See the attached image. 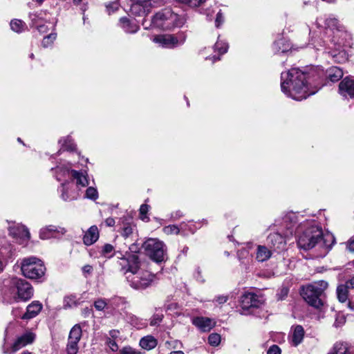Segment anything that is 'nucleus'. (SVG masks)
<instances>
[{
  "mask_svg": "<svg viewBox=\"0 0 354 354\" xmlns=\"http://www.w3.org/2000/svg\"><path fill=\"white\" fill-rule=\"evenodd\" d=\"M79 350L78 342L68 340L66 351L68 354H77Z\"/></svg>",
  "mask_w": 354,
  "mask_h": 354,
  "instance_id": "obj_36",
  "label": "nucleus"
},
{
  "mask_svg": "<svg viewBox=\"0 0 354 354\" xmlns=\"http://www.w3.org/2000/svg\"><path fill=\"white\" fill-rule=\"evenodd\" d=\"M186 35L183 32L176 35H159L153 38V41L160 46L168 48H175L184 44Z\"/></svg>",
  "mask_w": 354,
  "mask_h": 354,
  "instance_id": "obj_10",
  "label": "nucleus"
},
{
  "mask_svg": "<svg viewBox=\"0 0 354 354\" xmlns=\"http://www.w3.org/2000/svg\"><path fill=\"white\" fill-rule=\"evenodd\" d=\"M271 251L264 245H259L257 249L256 259L258 261H267L271 257Z\"/></svg>",
  "mask_w": 354,
  "mask_h": 354,
  "instance_id": "obj_28",
  "label": "nucleus"
},
{
  "mask_svg": "<svg viewBox=\"0 0 354 354\" xmlns=\"http://www.w3.org/2000/svg\"><path fill=\"white\" fill-rule=\"evenodd\" d=\"M107 306V303L104 299H98L94 302V307L97 310L102 311L103 310L106 306Z\"/></svg>",
  "mask_w": 354,
  "mask_h": 354,
  "instance_id": "obj_43",
  "label": "nucleus"
},
{
  "mask_svg": "<svg viewBox=\"0 0 354 354\" xmlns=\"http://www.w3.org/2000/svg\"><path fill=\"white\" fill-rule=\"evenodd\" d=\"M328 354H353L346 342H336Z\"/></svg>",
  "mask_w": 354,
  "mask_h": 354,
  "instance_id": "obj_23",
  "label": "nucleus"
},
{
  "mask_svg": "<svg viewBox=\"0 0 354 354\" xmlns=\"http://www.w3.org/2000/svg\"><path fill=\"white\" fill-rule=\"evenodd\" d=\"M155 276L147 270H141L138 272L127 276L130 286L135 289H145L153 281Z\"/></svg>",
  "mask_w": 354,
  "mask_h": 354,
  "instance_id": "obj_8",
  "label": "nucleus"
},
{
  "mask_svg": "<svg viewBox=\"0 0 354 354\" xmlns=\"http://www.w3.org/2000/svg\"><path fill=\"white\" fill-rule=\"evenodd\" d=\"M149 206L146 204H143L140 207V218L144 221H149V217L147 214L149 212Z\"/></svg>",
  "mask_w": 354,
  "mask_h": 354,
  "instance_id": "obj_39",
  "label": "nucleus"
},
{
  "mask_svg": "<svg viewBox=\"0 0 354 354\" xmlns=\"http://www.w3.org/2000/svg\"><path fill=\"white\" fill-rule=\"evenodd\" d=\"M100 254L102 257L109 259L114 255L115 248L111 244L106 243L102 247Z\"/></svg>",
  "mask_w": 354,
  "mask_h": 354,
  "instance_id": "obj_32",
  "label": "nucleus"
},
{
  "mask_svg": "<svg viewBox=\"0 0 354 354\" xmlns=\"http://www.w3.org/2000/svg\"><path fill=\"white\" fill-rule=\"evenodd\" d=\"M169 354H185V353L181 351H171Z\"/></svg>",
  "mask_w": 354,
  "mask_h": 354,
  "instance_id": "obj_61",
  "label": "nucleus"
},
{
  "mask_svg": "<svg viewBox=\"0 0 354 354\" xmlns=\"http://www.w3.org/2000/svg\"><path fill=\"white\" fill-rule=\"evenodd\" d=\"M99 239V231L95 225L91 226L85 233L83 237L84 243L91 245Z\"/></svg>",
  "mask_w": 354,
  "mask_h": 354,
  "instance_id": "obj_20",
  "label": "nucleus"
},
{
  "mask_svg": "<svg viewBox=\"0 0 354 354\" xmlns=\"http://www.w3.org/2000/svg\"><path fill=\"white\" fill-rule=\"evenodd\" d=\"M347 248L351 252H354V239H350V241L348 243Z\"/></svg>",
  "mask_w": 354,
  "mask_h": 354,
  "instance_id": "obj_55",
  "label": "nucleus"
},
{
  "mask_svg": "<svg viewBox=\"0 0 354 354\" xmlns=\"http://www.w3.org/2000/svg\"><path fill=\"white\" fill-rule=\"evenodd\" d=\"M82 1V0H73V3L75 5L80 4Z\"/></svg>",
  "mask_w": 354,
  "mask_h": 354,
  "instance_id": "obj_63",
  "label": "nucleus"
},
{
  "mask_svg": "<svg viewBox=\"0 0 354 354\" xmlns=\"http://www.w3.org/2000/svg\"><path fill=\"white\" fill-rule=\"evenodd\" d=\"M179 1L187 4L191 7H197L205 2L206 0H178Z\"/></svg>",
  "mask_w": 354,
  "mask_h": 354,
  "instance_id": "obj_45",
  "label": "nucleus"
},
{
  "mask_svg": "<svg viewBox=\"0 0 354 354\" xmlns=\"http://www.w3.org/2000/svg\"><path fill=\"white\" fill-rule=\"evenodd\" d=\"M227 296L225 295L218 296L216 298V301L220 304L225 303L227 301Z\"/></svg>",
  "mask_w": 354,
  "mask_h": 354,
  "instance_id": "obj_54",
  "label": "nucleus"
},
{
  "mask_svg": "<svg viewBox=\"0 0 354 354\" xmlns=\"http://www.w3.org/2000/svg\"><path fill=\"white\" fill-rule=\"evenodd\" d=\"M281 88L283 93L295 100H302L315 94L320 88L310 83L307 75L298 68L281 73Z\"/></svg>",
  "mask_w": 354,
  "mask_h": 354,
  "instance_id": "obj_2",
  "label": "nucleus"
},
{
  "mask_svg": "<svg viewBox=\"0 0 354 354\" xmlns=\"http://www.w3.org/2000/svg\"><path fill=\"white\" fill-rule=\"evenodd\" d=\"M223 22V15L221 12H218L217 14H216V20H215V25L217 28L220 27V26L222 24V23Z\"/></svg>",
  "mask_w": 354,
  "mask_h": 354,
  "instance_id": "obj_52",
  "label": "nucleus"
},
{
  "mask_svg": "<svg viewBox=\"0 0 354 354\" xmlns=\"http://www.w3.org/2000/svg\"><path fill=\"white\" fill-rule=\"evenodd\" d=\"M162 317H163V315L161 313L154 314L150 319V325L151 326L158 325L161 322Z\"/></svg>",
  "mask_w": 354,
  "mask_h": 354,
  "instance_id": "obj_44",
  "label": "nucleus"
},
{
  "mask_svg": "<svg viewBox=\"0 0 354 354\" xmlns=\"http://www.w3.org/2000/svg\"><path fill=\"white\" fill-rule=\"evenodd\" d=\"M108 345L113 351H116L118 349V346L115 340L109 339Z\"/></svg>",
  "mask_w": 354,
  "mask_h": 354,
  "instance_id": "obj_53",
  "label": "nucleus"
},
{
  "mask_svg": "<svg viewBox=\"0 0 354 354\" xmlns=\"http://www.w3.org/2000/svg\"><path fill=\"white\" fill-rule=\"evenodd\" d=\"M118 333V331L113 330V331L111 332V335L112 337H115L117 335Z\"/></svg>",
  "mask_w": 354,
  "mask_h": 354,
  "instance_id": "obj_64",
  "label": "nucleus"
},
{
  "mask_svg": "<svg viewBox=\"0 0 354 354\" xmlns=\"http://www.w3.org/2000/svg\"><path fill=\"white\" fill-rule=\"evenodd\" d=\"M82 328L75 324L70 330L68 340L79 342L82 337Z\"/></svg>",
  "mask_w": 354,
  "mask_h": 354,
  "instance_id": "obj_30",
  "label": "nucleus"
},
{
  "mask_svg": "<svg viewBox=\"0 0 354 354\" xmlns=\"http://www.w3.org/2000/svg\"><path fill=\"white\" fill-rule=\"evenodd\" d=\"M248 254V251L247 250H241L239 251L238 256L241 259L242 257L247 256Z\"/></svg>",
  "mask_w": 354,
  "mask_h": 354,
  "instance_id": "obj_58",
  "label": "nucleus"
},
{
  "mask_svg": "<svg viewBox=\"0 0 354 354\" xmlns=\"http://www.w3.org/2000/svg\"><path fill=\"white\" fill-rule=\"evenodd\" d=\"M304 337V329L300 326L297 325L292 328V335H291V344L297 346L299 345L303 340Z\"/></svg>",
  "mask_w": 354,
  "mask_h": 354,
  "instance_id": "obj_22",
  "label": "nucleus"
},
{
  "mask_svg": "<svg viewBox=\"0 0 354 354\" xmlns=\"http://www.w3.org/2000/svg\"><path fill=\"white\" fill-rule=\"evenodd\" d=\"M297 244L305 250L318 246L324 257L335 243V238L330 233L323 234L322 230L315 222L305 221L297 228Z\"/></svg>",
  "mask_w": 354,
  "mask_h": 354,
  "instance_id": "obj_1",
  "label": "nucleus"
},
{
  "mask_svg": "<svg viewBox=\"0 0 354 354\" xmlns=\"http://www.w3.org/2000/svg\"><path fill=\"white\" fill-rule=\"evenodd\" d=\"M86 197L87 198L95 201L98 198V192L97 189L93 187H89L86 190Z\"/></svg>",
  "mask_w": 354,
  "mask_h": 354,
  "instance_id": "obj_38",
  "label": "nucleus"
},
{
  "mask_svg": "<svg viewBox=\"0 0 354 354\" xmlns=\"http://www.w3.org/2000/svg\"><path fill=\"white\" fill-rule=\"evenodd\" d=\"M21 270L26 277L37 279L44 276L46 268L41 260L31 257L22 260Z\"/></svg>",
  "mask_w": 354,
  "mask_h": 354,
  "instance_id": "obj_6",
  "label": "nucleus"
},
{
  "mask_svg": "<svg viewBox=\"0 0 354 354\" xmlns=\"http://www.w3.org/2000/svg\"><path fill=\"white\" fill-rule=\"evenodd\" d=\"M10 233L21 239V243L29 240L30 236L28 230L24 225L18 226L17 229L10 230Z\"/></svg>",
  "mask_w": 354,
  "mask_h": 354,
  "instance_id": "obj_24",
  "label": "nucleus"
},
{
  "mask_svg": "<svg viewBox=\"0 0 354 354\" xmlns=\"http://www.w3.org/2000/svg\"><path fill=\"white\" fill-rule=\"evenodd\" d=\"M339 93L344 96H354V80L348 77L344 78L339 85Z\"/></svg>",
  "mask_w": 354,
  "mask_h": 354,
  "instance_id": "obj_17",
  "label": "nucleus"
},
{
  "mask_svg": "<svg viewBox=\"0 0 354 354\" xmlns=\"http://www.w3.org/2000/svg\"><path fill=\"white\" fill-rule=\"evenodd\" d=\"M56 178L59 181L63 178H73L76 180L77 186L80 187H85L88 185L86 176L75 170H71V167H57Z\"/></svg>",
  "mask_w": 354,
  "mask_h": 354,
  "instance_id": "obj_9",
  "label": "nucleus"
},
{
  "mask_svg": "<svg viewBox=\"0 0 354 354\" xmlns=\"http://www.w3.org/2000/svg\"><path fill=\"white\" fill-rule=\"evenodd\" d=\"M71 186L72 185L69 182H66L62 184L59 191L61 192V198L64 201H72L78 197L79 194L77 192L72 190Z\"/></svg>",
  "mask_w": 354,
  "mask_h": 354,
  "instance_id": "obj_18",
  "label": "nucleus"
},
{
  "mask_svg": "<svg viewBox=\"0 0 354 354\" xmlns=\"http://www.w3.org/2000/svg\"><path fill=\"white\" fill-rule=\"evenodd\" d=\"M327 288L328 283L326 281H316L304 287L301 295L309 305L316 308H320L324 304L322 297Z\"/></svg>",
  "mask_w": 354,
  "mask_h": 354,
  "instance_id": "obj_4",
  "label": "nucleus"
},
{
  "mask_svg": "<svg viewBox=\"0 0 354 354\" xmlns=\"http://www.w3.org/2000/svg\"><path fill=\"white\" fill-rule=\"evenodd\" d=\"M127 261H128V264H129V268L125 273L127 274V276L131 273L138 272V271L141 270L139 268L138 258L136 255H134V254L131 255L129 257V259H127Z\"/></svg>",
  "mask_w": 354,
  "mask_h": 354,
  "instance_id": "obj_27",
  "label": "nucleus"
},
{
  "mask_svg": "<svg viewBox=\"0 0 354 354\" xmlns=\"http://www.w3.org/2000/svg\"><path fill=\"white\" fill-rule=\"evenodd\" d=\"M120 23L121 27L126 32L135 33L139 29V27L136 24L130 21L129 19L126 17L121 18L120 19Z\"/></svg>",
  "mask_w": 354,
  "mask_h": 354,
  "instance_id": "obj_26",
  "label": "nucleus"
},
{
  "mask_svg": "<svg viewBox=\"0 0 354 354\" xmlns=\"http://www.w3.org/2000/svg\"><path fill=\"white\" fill-rule=\"evenodd\" d=\"M325 25L327 28L335 30L338 33L345 35V36H350V34L346 30L345 27L335 17H330L327 18L325 21Z\"/></svg>",
  "mask_w": 354,
  "mask_h": 354,
  "instance_id": "obj_19",
  "label": "nucleus"
},
{
  "mask_svg": "<svg viewBox=\"0 0 354 354\" xmlns=\"http://www.w3.org/2000/svg\"><path fill=\"white\" fill-rule=\"evenodd\" d=\"M163 230L167 234H178L180 232L178 226L174 225L166 226L164 227Z\"/></svg>",
  "mask_w": 354,
  "mask_h": 354,
  "instance_id": "obj_42",
  "label": "nucleus"
},
{
  "mask_svg": "<svg viewBox=\"0 0 354 354\" xmlns=\"http://www.w3.org/2000/svg\"><path fill=\"white\" fill-rule=\"evenodd\" d=\"M46 27L44 25L37 26V30L41 32H45L46 31Z\"/></svg>",
  "mask_w": 354,
  "mask_h": 354,
  "instance_id": "obj_60",
  "label": "nucleus"
},
{
  "mask_svg": "<svg viewBox=\"0 0 354 354\" xmlns=\"http://www.w3.org/2000/svg\"><path fill=\"white\" fill-rule=\"evenodd\" d=\"M147 254L154 261L160 263L167 259V247L157 239H149L143 243Z\"/></svg>",
  "mask_w": 354,
  "mask_h": 354,
  "instance_id": "obj_7",
  "label": "nucleus"
},
{
  "mask_svg": "<svg viewBox=\"0 0 354 354\" xmlns=\"http://www.w3.org/2000/svg\"><path fill=\"white\" fill-rule=\"evenodd\" d=\"M259 297L251 292H246L241 297V306L243 309H249L250 308H257L261 304Z\"/></svg>",
  "mask_w": 354,
  "mask_h": 354,
  "instance_id": "obj_15",
  "label": "nucleus"
},
{
  "mask_svg": "<svg viewBox=\"0 0 354 354\" xmlns=\"http://www.w3.org/2000/svg\"><path fill=\"white\" fill-rule=\"evenodd\" d=\"M186 21L184 16L178 15L169 8H165L157 12L152 18L153 26L163 30H171L182 27Z\"/></svg>",
  "mask_w": 354,
  "mask_h": 354,
  "instance_id": "obj_3",
  "label": "nucleus"
},
{
  "mask_svg": "<svg viewBox=\"0 0 354 354\" xmlns=\"http://www.w3.org/2000/svg\"><path fill=\"white\" fill-rule=\"evenodd\" d=\"M59 142L62 143V148L66 150L73 151L75 149V145L69 136L63 140H60Z\"/></svg>",
  "mask_w": 354,
  "mask_h": 354,
  "instance_id": "obj_34",
  "label": "nucleus"
},
{
  "mask_svg": "<svg viewBox=\"0 0 354 354\" xmlns=\"http://www.w3.org/2000/svg\"><path fill=\"white\" fill-rule=\"evenodd\" d=\"M208 342L211 346H217L221 342V336L217 333H212L209 335Z\"/></svg>",
  "mask_w": 354,
  "mask_h": 354,
  "instance_id": "obj_37",
  "label": "nucleus"
},
{
  "mask_svg": "<svg viewBox=\"0 0 354 354\" xmlns=\"http://www.w3.org/2000/svg\"><path fill=\"white\" fill-rule=\"evenodd\" d=\"M158 344L157 339L152 335H147L140 340V346L147 351L154 348Z\"/></svg>",
  "mask_w": 354,
  "mask_h": 354,
  "instance_id": "obj_25",
  "label": "nucleus"
},
{
  "mask_svg": "<svg viewBox=\"0 0 354 354\" xmlns=\"http://www.w3.org/2000/svg\"><path fill=\"white\" fill-rule=\"evenodd\" d=\"M56 39V34L51 33L49 35L45 37L42 41V45L44 47H48L50 46L55 39Z\"/></svg>",
  "mask_w": 354,
  "mask_h": 354,
  "instance_id": "obj_40",
  "label": "nucleus"
},
{
  "mask_svg": "<svg viewBox=\"0 0 354 354\" xmlns=\"http://www.w3.org/2000/svg\"><path fill=\"white\" fill-rule=\"evenodd\" d=\"M267 243L274 250H283L286 245V237L278 232H274L268 235Z\"/></svg>",
  "mask_w": 354,
  "mask_h": 354,
  "instance_id": "obj_13",
  "label": "nucleus"
},
{
  "mask_svg": "<svg viewBox=\"0 0 354 354\" xmlns=\"http://www.w3.org/2000/svg\"><path fill=\"white\" fill-rule=\"evenodd\" d=\"M345 285L348 288H354V277H352L351 279L348 280Z\"/></svg>",
  "mask_w": 354,
  "mask_h": 354,
  "instance_id": "obj_56",
  "label": "nucleus"
},
{
  "mask_svg": "<svg viewBox=\"0 0 354 354\" xmlns=\"http://www.w3.org/2000/svg\"><path fill=\"white\" fill-rule=\"evenodd\" d=\"M327 76L331 82H335L343 77V71L338 67H331L327 71Z\"/></svg>",
  "mask_w": 354,
  "mask_h": 354,
  "instance_id": "obj_29",
  "label": "nucleus"
},
{
  "mask_svg": "<svg viewBox=\"0 0 354 354\" xmlns=\"http://www.w3.org/2000/svg\"><path fill=\"white\" fill-rule=\"evenodd\" d=\"M206 59H208V57H206L205 58ZM213 60V62H215L216 59H219L218 57H216V55H214L212 57H209V59H212Z\"/></svg>",
  "mask_w": 354,
  "mask_h": 354,
  "instance_id": "obj_62",
  "label": "nucleus"
},
{
  "mask_svg": "<svg viewBox=\"0 0 354 354\" xmlns=\"http://www.w3.org/2000/svg\"><path fill=\"white\" fill-rule=\"evenodd\" d=\"M133 227L130 225H127L122 228V235L124 238H128L133 234Z\"/></svg>",
  "mask_w": 354,
  "mask_h": 354,
  "instance_id": "obj_46",
  "label": "nucleus"
},
{
  "mask_svg": "<svg viewBox=\"0 0 354 354\" xmlns=\"http://www.w3.org/2000/svg\"><path fill=\"white\" fill-rule=\"evenodd\" d=\"M66 230L64 227L55 225H49L41 229L39 237L41 239H48L51 238H59L66 233Z\"/></svg>",
  "mask_w": 354,
  "mask_h": 354,
  "instance_id": "obj_14",
  "label": "nucleus"
},
{
  "mask_svg": "<svg viewBox=\"0 0 354 354\" xmlns=\"http://www.w3.org/2000/svg\"><path fill=\"white\" fill-rule=\"evenodd\" d=\"M36 338V335L30 330L26 331L24 333L18 335L14 340L10 349L3 350L4 354H12L25 346L32 344Z\"/></svg>",
  "mask_w": 354,
  "mask_h": 354,
  "instance_id": "obj_11",
  "label": "nucleus"
},
{
  "mask_svg": "<svg viewBox=\"0 0 354 354\" xmlns=\"http://www.w3.org/2000/svg\"><path fill=\"white\" fill-rule=\"evenodd\" d=\"M10 291L14 301H26L33 296V288L26 280L12 278L10 281Z\"/></svg>",
  "mask_w": 354,
  "mask_h": 354,
  "instance_id": "obj_5",
  "label": "nucleus"
},
{
  "mask_svg": "<svg viewBox=\"0 0 354 354\" xmlns=\"http://www.w3.org/2000/svg\"><path fill=\"white\" fill-rule=\"evenodd\" d=\"M120 354H144V353L131 346H125L120 351Z\"/></svg>",
  "mask_w": 354,
  "mask_h": 354,
  "instance_id": "obj_41",
  "label": "nucleus"
},
{
  "mask_svg": "<svg viewBox=\"0 0 354 354\" xmlns=\"http://www.w3.org/2000/svg\"><path fill=\"white\" fill-rule=\"evenodd\" d=\"M109 13L113 12L118 9V3L117 2H112L106 6Z\"/></svg>",
  "mask_w": 354,
  "mask_h": 354,
  "instance_id": "obj_49",
  "label": "nucleus"
},
{
  "mask_svg": "<svg viewBox=\"0 0 354 354\" xmlns=\"http://www.w3.org/2000/svg\"><path fill=\"white\" fill-rule=\"evenodd\" d=\"M151 7L149 4L136 0V2L131 7V11L135 15L144 16L149 12Z\"/></svg>",
  "mask_w": 354,
  "mask_h": 354,
  "instance_id": "obj_21",
  "label": "nucleus"
},
{
  "mask_svg": "<svg viewBox=\"0 0 354 354\" xmlns=\"http://www.w3.org/2000/svg\"><path fill=\"white\" fill-rule=\"evenodd\" d=\"M227 44L220 39H218L214 45V50H217L221 55L225 53L227 50Z\"/></svg>",
  "mask_w": 354,
  "mask_h": 354,
  "instance_id": "obj_35",
  "label": "nucleus"
},
{
  "mask_svg": "<svg viewBox=\"0 0 354 354\" xmlns=\"http://www.w3.org/2000/svg\"><path fill=\"white\" fill-rule=\"evenodd\" d=\"M93 271V267L91 265H85L82 268V272L85 277H87Z\"/></svg>",
  "mask_w": 354,
  "mask_h": 354,
  "instance_id": "obj_51",
  "label": "nucleus"
},
{
  "mask_svg": "<svg viewBox=\"0 0 354 354\" xmlns=\"http://www.w3.org/2000/svg\"><path fill=\"white\" fill-rule=\"evenodd\" d=\"M346 322V318L343 315H337L334 323L335 327H339L342 326Z\"/></svg>",
  "mask_w": 354,
  "mask_h": 354,
  "instance_id": "obj_47",
  "label": "nucleus"
},
{
  "mask_svg": "<svg viewBox=\"0 0 354 354\" xmlns=\"http://www.w3.org/2000/svg\"><path fill=\"white\" fill-rule=\"evenodd\" d=\"M105 223L108 226H113L115 225V221L113 218H108L105 220Z\"/></svg>",
  "mask_w": 354,
  "mask_h": 354,
  "instance_id": "obj_57",
  "label": "nucleus"
},
{
  "mask_svg": "<svg viewBox=\"0 0 354 354\" xmlns=\"http://www.w3.org/2000/svg\"><path fill=\"white\" fill-rule=\"evenodd\" d=\"M75 304V301L73 297H67L64 299V306L65 307H71L73 305Z\"/></svg>",
  "mask_w": 354,
  "mask_h": 354,
  "instance_id": "obj_50",
  "label": "nucleus"
},
{
  "mask_svg": "<svg viewBox=\"0 0 354 354\" xmlns=\"http://www.w3.org/2000/svg\"><path fill=\"white\" fill-rule=\"evenodd\" d=\"M348 289L349 288L345 284H342L337 286V299L341 303H344L348 299Z\"/></svg>",
  "mask_w": 354,
  "mask_h": 354,
  "instance_id": "obj_31",
  "label": "nucleus"
},
{
  "mask_svg": "<svg viewBox=\"0 0 354 354\" xmlns=\"http://www.w3.org/2000/svg\"><path fill=\"white\" fill-rule=\"evenodd\" d=\"M43 308V305L39 301H33L26 307V310L24 314L19 315L17 309L12 310V314L15 317H19L21 319L29 320L35 317L41 312Z\"/></svg>",
  "mask_w": 354,
  "mask_h": 354,
  "instance_id": "obj_12",
  "label": "nucleus"
},
{
  "mask_svg": "<svg viewBox=\"0 0 354 354\" xmlns=\"http://www.w3.org/2000/svg\"><path fill=\"white\" fill-rule=\"evenodd\" d=\"M11 29L16 32H21L26 28V24L19 19H14L10 22Z\"/></svg>",
  "mask_w": 354,
  "mask_h": 354,
  "instance_id": "obj_33",
  "label": "nucleus"
},
{
  "mask_svg": "<svg viewBox=\"0 0 354 354\" xmlns=\"http://www.w3.org/2000/svg\"><path fill=\"white\" fill-rule=\"evenodd\" d=\"M348 306L350 309L354 310V298H352L351 300H349Z\"/></svg>",
  "mask_w": 354,
  "mask_h": 354,
  "instance_id": "obj_59",
  "label": "nucleus"
},
{
  "mask_svg": "<svg viewBox=\"0 0 354 354\" xmlns=\"http://www.w3.org/2000/svg\"><path fill=\"white\" fill-rule=\"evenodd\" d=\"M192 323L203 332L209 331L216 324L213 319L203 317L193 319Z\"/></svg>",
  "mask_w": 354,
  "mask_h": 354,
  "instance_id": "obj_16",
  "label": "nucleus"
},
{
  "mask_svg": "<svg viewBox=\"0 0 354 354\" xmlns=\"http://www.w3.org/2000/svg\"><path fill=\"white\" fill-rule=\"evenodd\" d=\"M267 354H281V349L277 345H272L268 350Z\"/></svg>",
  "mask_w": 354,
  "mask_h": 354,
  "instance_id": "obj_48",
  "label": "nucleus"
}]
</instances>
